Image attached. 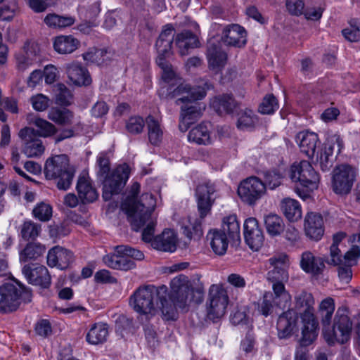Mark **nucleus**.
Wrapping results in <instances>:
<instances>
[{"label": "nucleus", "instance_id": "nucleus-4", "mask_svg": "<svg viewBox=\"0 0 360 360\" xmlns=\"http://www.w3.org/2000/svg\"><path fill=\"white\" fill-rule=\"evenodd\" d=\"M202 296L199 290H195L187 276L179 274L170 282V298L167 300L175 309H185L191 302H201Z\"/></svg>", "mask_w": 360, "mask_h": 360}, {"label": "nucleus", "instance_id": "nucleus-2", "mask_svg": "<svg viewBox=\"0 0 360 360\" xmlns=\"http://www.w3.org/2000/svg\"><path fill=\"white\" fill-rule=\"evenodd\" d=\"M167 288L162 285L156 288L148 285L137 289L130 297L129 304L133 309L146 316H153L160 310L165 320L176 319L175 309L167 301Z\"/></svg>", "mask_w": 360, "mask_h": 360}, {"label": "nucleus", "instance_id": "nucleus-63", "mask_svg": "<svg viewBox=\"0 0 360 360\" xmlns=\"http://www.w3.org/2000/svg\"><path fill=\"white\" fill-rule=\"evenodd\" d=\"M41 249H22L20 252V261L23 263L37 260L42 255Z\"/></svg>", "mask_w": 360, "mask_h": 360}, {"label": "nucleus", "instance_id": "nucleus-27", "mask_svg": "<svg viewBox=\"0 0 360 360\" xmlns=\"http://www.w3.org/2000/svg\"><path fill=\"white\" fill-rule=\"evenodd\" d=\"M103 259L105 264L112 269L127 271L134 266V262L125 255L124 249H116L115 252L107 255Z\"/></svg>", "mask_w": 360, "mask_h": 360}, {"label": "nucleus", "instance_id": "nucleus-13", "mask_svg": "<svg viewBox=\"0 0 360 360\" xmlns=\"http://www.w3.org/2000/svg\"><path fill=\"white\" fill-rule=\"evenodd\" d=\"M357 169L347 164L337 166L333 170V188L338 194H347L352 189Z\"/></svg>", "mask_w": 360, "mask_h": 360}, {"label": "nucleus", "instance_id": "nucleus-60", "mask_svg": "<svg viewBox=\"0 0 360 360\" xmlns=\"http://www.w3.org/2000/svg\"><path fill=\"white\" fill-rule=\"evenodd\" d=\"M283 176L275 171L267 172L264 174V182L266 188L275 189L281 184Z\"/></svg>", "mask_w": 360, "mask_h": 360}, {"label": "nucleus", "instance_id": "nucleus-33", "mask_svg": "<svg viewBox=\"0 0 360 360\" xmlns=\"http://www.w3.org/2000/svg\"><path fill=\"white\" fill-rule=\"evenodd\" d=\"M199 41L191 31H184L176 34L175 44L181 56L188 54V50L198 46Z\"/></svg>", "mask_w": 360, "mask_h": 360}, {"label": "nucleus", "instance_id": "nucleus-61", "mask_svg": "<svg viewBox=\"0 0 360 360\" xmlns=\"http://www.w3.org/2000/svg\"><path fill=\"white\" fill-rule=\"evenodd\" d=\"M32 108L37 111H44L49 105V98L41 94L32 96L30 98Z\"/></svg>", "mask_w": 360, "mask_h": 360}, {"label": "nucleus", "instance_id": "nucleus-46", "mask_svg": "<svg viewBox=\"0 0 360 360\" xmlns=\"http://www.w3.org/2000/svg\"><path fill=\"white\" fill-rule=\"evenodd\" d=\"M264 223L269 234L280 235L284 230V223L281 217L275 214H269L265 217Z\"/></svg>", "mask_w": 360, "mask_h": 360}, {"label": "nucleus", "instance_id": "nucleus-3", "mask_svg": "<svg viewBox=\"0 0 360 360\" xmlns=\"http://www.w3.org/2000/svg\"><path fill=\"white\" fill-rule=\"evenodd\" d=\"M295 307L302 314V328L300 343L311 345L318 335V321L314 316V299L311 293L302 292L295 297Z\"/></svg>", "mask_w": 360, "mask_h": 360}, {"label": "nucleus", "instance_id": "nucleus-64", "mask_svg": "<svg viewBox=\"0 0 360 360\" xmlns=\"http://www.w3.org/2000/svg\"><path fill=\"white\" fill-rule=\"evenodd\" d=\"M184 234L187 237L188 240H198L202 236L201 225L198 222H195L192 228L185 226L182 227Z\"/></svg>", "mask_w": 360, "mask_h": 360}, {"label": "nucleus", "instance_id": "nucleus-40", "mask_svg": "<svg viewBox=\"0 0 360 360\" xmlns=\"http://www.w3.org/2000/svg\"><path fill=\"white\" fill-rule=\"evenodd\" d=\"M48 118L61 125H69L75 123L73 113L66 108H52L49 111Z\"/></svg>", "mask_w": 360, "mask_h": 360}, {"label": "nucleus", "instance_id": "nucleus-19", "mask_svg": "<svg viewBox=\"0 0 360 360\" xmlns=\"http://www.w3.org/2000/svg\"><path fill=\"white\" fill-rule=\"evenodd\" d=\"M221 41L227 46L243 48L247 44L248 33L238 24H231L224 28Z\"/></svg>", "mask_w": 360, "mask_h": 360}, {"label": "nucleus", "instance_id": "nucleus-42", "mask_svg": "<svg viewBox=\"0 0 360 360\" xmlns=\"http://www.w3.org/2000/svg\"><path fill=\"white\" fill-rule=\"evenodd\" d=\"M258 122L257 115L250 108L241 110L238 114L237 127L241 130L253 128Z\"/></svg>", "mask_w": 360, "mask_h": 360}, {"label": "nucleus", "instance_id": "nucleus-6", "mask_svg": "<svg viewBox=\"0 0 360 360\" xmlns=\"http://www.w3.org/2000/svg\"><path fill=\"white\" fill-rule=\"evenodd\" d=\"M44 174L47 179H58V189H68L72 184L74 173L70 168L68 155L62 154L48 158L45 162Z\"/></svg>", "mask_w": 360, "mask_h": 360}, {"label": "nucleus", "instance_id": "nucleus-17", "mask_svg": "<svg viewBox=\"0 0 360 360\" xmlns=\"http://www.w3.org/2000/svg\"><path fill=\"white\" fill-rule=\"evenodd\" d=\"M22 273L32 285H39L43 288H47L51 285V278L44 266L25 265L22 269Z\"/></svg>", "mask_w": 360, "mask_h": 360}, {"label": "nucleus", "instance_id": "nucleus-34", "mask_svg": "<svg viewBox=\"0 0 360 360\" xmlns=\"http://www.w3.org/2000/svg\"><path fill=\"white\" fill-rule=\"evenodd\" d=\"M280 207L284 216L291 221H296L302 217V208L300 202L290 198H283L280 203Z\"/></svg>", "mask_w": 360, "mask_h": 360}, {"label": "nucleus", "instance_id": "nucleus-8", "mask_svg": "<svg viewBox=\"0 0 360 360\" xmlns=\"http://www.w3.org/2000/svg\"><path fill=\"white\" fill-rule=\"evenodd\" d=\"M360 257V249H350L344 256L340 254V249H330V255L326 262L328 264L338 266V276L340 280L346 283L352 279L351 266L356 264Z\"/></svg>", "mask_w": 360, "mask_h": 360}, {"label": "nucleus", "instance_id": "nucleus-10", "mask_svg": "<svg viewBox=\"0 0 360 360\" xmlns=\"http://www.w3.org/2000/svg\"><path fill=\"white\" fill-rule=\"evenodd\" d=\"M228 304L226 290L220 285H212L207 302V317L212 321L220 319L224 316Z\"/></svg>", "mask_w": 360, "mask_h": 360}, {"label": "nucleus", "instance_id": "nucleus-29", "mask_svg": "<svg viewBox=\"0 0 360 360\" xmlns=\"http://www.w3.org/2000/svg\"><path fill=\"white\" fill-rule=\"evenodd\" d=\"M223 231H226L231 239V245L238 247L240 243V224L236 214H230L222 219Z\"/></svg>", "mask_w": 360, "mask_h": 360}, {"label": "nucleus", "instance_id": "nucleus-14", "mask_svg": "<svg viewBox=\"0 0 360 360\" xmlns=\"http://www.w3.org/2000/svg\"><path fill=\"white\" fill-rule=\"evenodd\" d=\"M266 193V185L257 176L242 181L238 188V195L245 203L252 205Z\"/></svg>", "mask_w": 360, "mask_h": 360}, {"label": "nucleus", "instance_id": "nucleus-18", "mask_svg": "<svg viewBox=\"0 0 360 360\" xmlns=\"http://www.w3.org/2000/svg\"><path fill=\"white\" fill-rule=\"evenodd\" d=\"M174 31V27L172 24H167L162 27L155 45L158 53L156 58L167 59L172 55Z\"/></svg>", "mask_w": 360, "mask_h": 360}, {"label": "nucleus", "instance_id": "nucleus-55", "mask_svg": "<svg viewBox=\"0 0 360 360\" xmlns=\"http://www.w3.org/2000/svg\"><path fill=\"white\" fill-rule=\"evenodd\" d=\"M278 108V103L276 97L269 94L266 96L259 106L258 110L262 114H272Z\"/></svg>", "mask_w": 360, "mask_h": 360}, {"label": "nucleus", "instance_id": "nucleus-36", "mask_svg": "<svg viewBox=\"0 0 360 360\" xmlns=\"http://www.w3.org/2000/svg\"><path fill=\"white\" fill-rule=\"evenodd\" d=\"M153 243L156 248H177L180 246L181 241L174 229H165L155 237Z\"/></svg>", "mask_w": 360, "mask_h": 360}, {"label": "nucleus", "instance_id": "nucleus-21", "mask_svg": "<svg viewBox=\"0 0 360 360\" xmlns=\"http://www.w3.org/2000/svg\"><path fill=\"white\" fill-rule=\"evenodd\" d=\"M207 59L209 68L215 73H218L226 65L228 56L227 53L221 48L219 42L209 41Z\"/></svg>", "mask_w": 360, "mask_h": 360}, {"label": "nucleus", "instance_id": "nucleus-39", "mask_svg": "<svg viewBox=\"0 0 360 360\" xmlns=\"http://www.w3.org/2000/svg\"><path fill=\"white\" fill-rule=\"evenodd\" d=\"M272 281L274 282L272 288L276 304L280 309H284L288 306L291 300V296L285 289L283 283L284 281L276 280Z\"/></svg>", "mask_w": 360, "mask_h": 360}, {"label": "nucleus", "instance_id": "nucleus-9", "mask_svg": "<svg viewBox=\"0 0 360 360\" xmlns=\"http://www.w3.org/2000/svg\"><path fill=\"white\" fill-rule=\"evenodd\" d=\"M129 166L124 163L118 165L103 180V195L105 201L110 200L113 195L119 194L129 177Z\"/></svg>", "mask_w": 360, "mask_h": 360}, {"label": "nucleus", "instance_id": "nucleus-62", "mask_svg": "<svg viewBox=\"0 0 360 360\" xmlns=\"http://www.w3.org/2000/svg\"><path fill=\"white\" fill-rule=\"evenodd\" d=\"M98 170L97 175L100 178H104L110 174V160L107 155L104 153H101L97 159Z\"/></svg>", "mask_w": 360, "mask_h": 360}, {"label": "nucleus", "instance_id": "nucleus-31", "mask_svg": "<svg viewBox=\"0 0 360 360\" xmlns=\"http://www.w3.org/2000/svg\"><path fill=\"white\" fill-rule=\"evenodd\" d=\"M300 266L306 273L316 276L323 272L325 264L321 258L315 257L310 252L307 251L302 255Z\"/></svg>", "mask_w": 360, "mask_h": 360}, {"label": "nucleus", "instance_id": "nucleus-49", "mask_svg": "<svg viewBox=\"0 0 360 360\" xmlns=\"http://www.w3.org/2000/svg\"><path fill=\"white\" fill-rule=\"evenodd\" d=\"M141 186L138 182H134L129 191L128 195L122 203V209L125 211L127 216L131 214V212L134 211V206L136 204V198L140 192Z\"/></svg>", "mask_w": 360, "mask_h": 360}, {"label": "nucleus", "instance_id": "nucleus-22", "mask_svg": "<svg viewBox=\"0 0 360 360\" xmlns=\"http://www.w3.org/2000/svg\"><path fill=\"white\" fill-rule=\"evenodd\" d=\"M297 313L290 309L279 316L277 321L278 335L280 338H286L292 335L297 329Z\"/></svg>", "mask_w": 360, "mask_h": 360}, {"label": "nucleus", "instance_id": "nucleus-38", "mask_svg": "<svg viewBox=\"0 0 360 360\" xmlns=\"http://www.w3.org/2000/svg\"><path fill=\"white\" fill-rule=\"evenodd\" d=\"M146 123L150 143L154 146L158 145L161 142L163 136L160 122L153 116L148 115L146 119Z\"/></svg>", "mask_w": 360, "mask_h": 360}, {"label": "nucleus", "instance_id": "nucleus-15", "mask_svg": "<svg viewBox=\"0 0 360 360\" xmlns=\"http://www.w3.org/2000/svg\"><path fill=\"white\" fill-rule=\"evenodd\" d=\"M19 136L24 142L22 152L27 157H38L44 153L45 147L41 140L37 137L34 129L30 127L22 129L19 131Z\"/></svg>", "mask_w": 360, "mask_h": 360}, {"label": "nucleus", "instance_id": "nucleus-43", "mask_svg": "<svg viewBox=\"0 0 360 360\" xmlns=\"http://www.w3.org/2000/svg\"><path fill=\"white\" fill-rule=\"evenodd\" d=\"M335 311L334 300L331 297L323 300L319 306V314L321 319L323 328L329 326Z\"/></svg>", "mask_w": 360, "mask_h": 360}, {"label": "nucleus", "instance_id": "nucleus-48", "mask_svg": "<svg viewBox=\"0 0 360 360\" xmlns=\"http://www.w3.org/2000/svg\"><path fill=\"white\" fill-rule=\"evenodd\" d=\"M108 54H110V53L107 49H97L95 48H91L89 49L88 51L83 53L82 56L84 60L87 63H96L97 65H101L110 58V57L108 56Z\"/></svg>", "mask_w": 360, "mask_h": 360}, {"label": "nucleus", "instance_id": "nucleus-47", "mask_svg": "<svg viewBox=\"0 0 360 360\" xmlns=\"http://www.w3.org/2000/svg\"><path fill=\"white\" fill-rule=\"evenodd\" d=\"M206 239L211 248H227L229 245L225 232L217 229L210 230L207 233Z\"/></svg>", "mask_w": 360, "mask_h": 360}, {"label": "nucleus", "instance_id": "nucleus-53", "mask_svg": "<svg viewBox=\"0 0 360 360\" xmlns=\"http://www.w3.org/2000/svg\"><path fill=\"white\" fill-rule=\"evenodd\" d=\"M276 307V301L274 295L271 292H266L264 294L262 300L258 304V311L264 316L271 315Z\"/></svg>", "mask_w": 360, "mask_h": 360}, {"label": "nucleus", "instance_id": "nucleus-1", "mask_svg": "<svg viewBox=\"0 0 360 360\" xmlns=\"http://www.w3.org/2000/svg\"><path fill=\"white\" fill-rule=\"evenodd\" d=\"M205 86H191L188 84H181L172 91L171 87L164 86L159 92L160 97L166 98H177L176 103H182L179 117V129L182 132L188 130L190 126L198 120L202 115V110L196 101L202 99L212 86L205 83Z\"/></svg>", "mask_w": 360, "mask_h": 360}, {"label": "nucleus", "instance_id": "nucleus-41", "mask_svg": "<svg viewBox=\"0 0 360 360\" xmlns=\"http://www.w3.org/2000/svg\"><path fill=\"white\" fill-rule=\"evenodd\" d=\"M211 105L219 114L231 113L236 107L235 100L229 95H222L214 98Z\"/></svg>", "mask_w": 360, "mask_h": 360}, {"label": "nucleus", "instance_id": "nucleus-56", "mask_svg": "<svg viewBox=\"0 0 360 360\" xmlns=\"http://www.w3.org/2000/svg\"><path fill=\"white\" fill-rule=\"evenodd\" d=\"M155 62L162 70V78L164 82L169 84L175 77V72L172 65L166 59L156 58Z\"/></svg>", "mask_w": 360, "mask_h": 360}, {"label": "nucleus", "instance_id": "nucleus-45", "mask_svg": "<svg viewBox=\"0 0 360 360\" xmlns=\"http://www.w3.org/2000/svg\"><path fill=\"white\" fill-rule=\"evenodd\" d=\"M45 24L54 29H63L75 23V18L70 16H62L55 13L48 14L44 20Z\"/></svg>", "mask_w": 360, "mask_h": 360}, {"label": "nucleus", "instance_id": "nucleus-44", "mask_svg": "<svg viewBox=\"0 0 360 360\" xmlns=\"http://www.w3.org/2000/svg\"><path fill=\"white\" fill-rule=\"evenodd\" d=\"M62 256L70 257V251L68 249H50L47 254V264L51 267L57 266L60 269L67 267L68 261H63Z\"/></svg>", "mask_w": 360, "mask_h": 360}, {"label": "nucleus", "instance_id": "nucleus-32", "mask_svg": "<svg viewBox=\"0 0 360 360\" xmlns=\"http://www.w3.org/2000/svg\"><path fill=\"white\" fill-rule=\"evenodd\" d=\"M77 191L79 199L84 204L93 202L98 196L96 190L85 176H79L77 184Z\"/></svg>", "mask_w": 360, "mask_h": 360}, {"label": "nucleus", "instance_id": "nucleus-11", "mask_svg": "<svg viewBox=\"0 0 360 360\" xmlns=\"http://www.w3.org/2000/svg\"><path fill=\"white\" fill-rule=\"evenodd\" d=\"M155 205V199L152 194H142L140 201H136L134 211H132L131 214L128 217L133 230L138 231L145 225L150 219Z\"/></svg>", "mask_w": 360, "mask_h": 360}, {"label": "nucleus", "instance_id": "nucleus-59", "mask_svg": "<svg viewBox=\"0 0 360 360\" xmlns=\"http://www.w3.org/2000/svg\"><path fill=\"white\" fill-rule=\"evenodd\" d=\"M145 122L143 119L139 116L131 117L126 123V129L128 132L137 134H140L143 129Z\"/></svg>", "mask_w": 360, "mask_h": 360}, {"label": "nucleus", "instance_id": "nucleus-57", "mask_svg": "<svg viewBox=\"0 0 360 360\" xmlns=\"http://www.w3.org/2000/svg\"><path fill=\"white\" fill-rule=\"evenodd\" d=\"M72 95L70 90L63 84L57 85V93L56 94V103L60 105H68L70 104Z\"/></svg>", "mask_w": 360, "mask_h": 360}, {"label": "nucleus", "instance_id": "nucleus-25", "mask_svg": "<svg viewBox=\"0 0 360 360\" xmlns=\"http://www.w3.org/2000/svg\"><path fill=\"white\" fill-rule=\"evenodd\" d=\"M306 235L312 240H319L324 233L323 220L318 213H308L304 219Z\"/></svg>", "mask_w": 360, "mask_h": 360}, {"label": "nucleus", "instance_id": "nucleus-51", "mask_svg": "<svg viewBox=\"0 0 360 360\" xmlns=\"http://www.w3.org/2000/svg\"><path fill=\"white\" fill-rule=\"evenodd\" d=\"M52 206L45 202L37 203L32 210L33 217L41 221H49L52 217Z\"/></svg>", "mask_w": 360, "mask_h": 360}, {"label": "nucleus", "instance_id": "nucleus-28", "mask_svg": "<svg viewBox=\"0 0 360 360\" xmlns=\"http://www.w3.org/2000/svg\"><path fill=\"white\" fill-rule=\"evenodd\" d=\"M188 140L198 145H210L213 143L209 124L202 122L190 130Z\"/></svg>", "mask_w": 360, "mask_h": 360}, {"label": "nucleus", "instance_id": "nucleus-12", "mask_svg": "<svg viewBox=\"0 0 360 360\" xmlns=\"http://www.w3.org/2000/svg\"><path fill=\"white\" fill-rule=\"evenodd\" d=\"M30 295V292L22 285L5 283L0 287V311L11 312L17 309L19 299L22 295Z\"/></svg>", "mask_w": 360, "mask_h": 360}, {"label": "nucleus", "instance_id": "nucleus-35", "mask_svg": "<svg viewBox=\"0 0 360 360\" xmlns=\"http://www.w3.org/2000/svg\"><path fill=\"white\" fill-rule=\"evenodd\" d=\"M108 328L107 324L96 323L94 324L86 334V340L90 345H96L106 341L108 336Z\"/></svg>", "mask_w": 360, "mask_h": 360}, {"label": "nucleus", "instance_id": "nucleus-24", "mask_svg": "<svg viewBox=\"0 0 360 360\" xmlns=\"http://www.w3.org/2000/svg\"><path fill=\"white\" fill-rule=\"evenodd\" d=\"M296 141L302 153L308 158H313L316 148L320 146L317 134L309 131H300L296 136Z\"/></svg>", "mask_w": 360, "mask_h": 360}, {"label": "nucleus", "instance_id": "nucleus-5", "mask_svg": "<svg viewBox=\"0 0 360 360\" xmlns=\"http://www.w3.org/2000/svg\"><path fill=\"white\" fill-rule=\"evenodd\" d=\"M289 176L292 182L299 183L303 187L302 189L298 187L295 189L303 200L308 198L309 192L318 187L319 174L307 160L294 162L290 167Z\"/></svg>", "mask_w": 360, "mask_h": 360}, {"label": "nucleus", "instance_id": "nucleus-37", "mask_svg": "<svg viewBox=\"0 0 360 360\" xmlns=\"http://www.w3.org/2000/svg\"><path fill=\"white\" fill-rule=\"evenodd\" d=\"M79 41L72 36H60L55 39L53 47L60 54H68L75 51L79 46Z\"/></svg>", "mask_w": 360, "mask_h": 360}, {"label": "nucleus", "instance_id": "nucleus-58", "mask_svg": "<svg viewBox=\"0 0 360 360\" xmlns=\"http://www.w3.org/2000/svg\"><path fill=\"white\" fill-rule=\"evenodd\" d=\"M285 7L290 15L300 16L304 13L305 4L304 0H285Z\"/></svg>", "mask_w": 360, "mask_h": 360}, {"label": "nucleus", "instance_id": "nucleus-54", "mask_svg": "<svg viewBox=\"0 0 360 360\" xmlns=\"http://www.w3.org/2000/svg\"><path fill=\"white\" fill-rule=\"evenodd\" d=\"M344 37L351 42H356L360 40V22L356 20L349 22V27L342 31Z\"/></svg>", "mask_w": 360, "mask_h": 360}, {"label": "nucleus", "instance_id": "nucleus-16", "mask_svg": "<svg viewBox=\"0 0 360 360\" xmlns=\"http://www.w3.org/2000/svg\"><path fill=\"white\" fill-rule=\"evenodd\" d=\"M215 192L214 186L210 183H203L196 188L195 195L199 216L201 219L207 217L211 211L214 198L212 197Z\"/></svg>", "mask_w": 360, "mask_h": 360}, {"label": "nucleus", "instance_id": "nucleus-7", "mask_svg": "<svg viewBox=\"0 0 360 360\" xmlns=\"http://www.w3.org/2000/svg\"><path fill=\"white\" fill-rule=\"evenodd\" d=\"M352 322L346 310L338 309L333 328L329 326L323 328V336L326 342L331 345L335 342L343 344L347 342L351 336Z\"/></svg>", "mask_w": 360, "mask_h": 360}, {"label": "nucleus", "instance_id": "nucleus-26", "mask_svg": "<svg viewBox=\"0 0 360 360\" xmlns=\"http://www.w3.org/2000/svg\"><path fill=\"white\" fill-rule=\"evenodd\" d=\"M65 70L70 80L77 86H87L91 84V79L88 70L77 62H72L65 65Z\"/></svg>", "mask_w": 360, "mask_h": 360}, {"label": "nucleus", "instance_id": "nucleus-30", "mask_svg": "<svg viewBox=\"0 0 360 360\" xmlns=\"http://www.w3.org/2000/svg\"><path fill=\"white\" fill-rule=\"evenodd\" d=\"M39 47L36 44L25 46L23 51L15 56L17 67L20 70L24 71L32 65L38 59Z\"/></svg>", "mask_w": 360, "mask_h": 360}, {"label": "nucleus", "instance_id": "nucleus-50", "mask_svg": "<svg viewBox=\"0 0 360 360\" xmlns=\"http://www.w3.org/2000/svg\"><path fill=\"white\" fill-rule=\"evenodd\" d=\"M41 226L32 220H26L21 226L20 234L25 240H34L40 233Z\"/></svg>", "mask_w": 360, "mask_h": 360}, {"label": "nucleus", "instance_id": "nucleus-20", "mask_svg": "<svg viewBox=\"0 0 360 360\" xmlns=\"http://www.w3.org/2000/svg\"><path fill=\"white\" fill-rule=\"evenodd\" d=\"M244 238L249 248H262L265 245L264 236L256 218H248L244 223Z\"/></svg>", "mask_w": 360, "mask_h": 360}, {"label": "nucleus", "instance_id": "nucleus-52", "mask_svg": "<svg viewBox=\"0 0 360 360\" xmlns=\"http://www.w3.org/2000/svg\"><path fill=\"white\" fill-rule=\"evenodd\" d=\"M34 124L38 128L35 131L37 136L46 138L53 136L57 132L56 127L52 123L44 119L37 118Z\"/></svg>", "mask_w": 360, "mask_h": 360}, {"label": "nucleus", "instance_id": "nucleus-23", "mask_svg": "<svg viewBox=\"0 0 360 360\" xmlns=\"http://www.w3.org/2000/svg\"><path fill=\"white\" fill-rule=\"evenodd\" d=\"M269 262L274 269L268 273V278L271 281H287L288 279V269L290 261L285 254H280L269 259Z\"/></svg>", "mask_w": 360, "mask_h": 360}]
</instances>
